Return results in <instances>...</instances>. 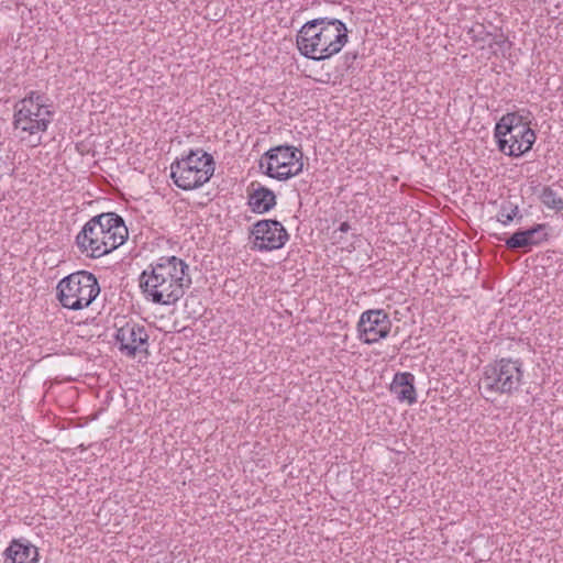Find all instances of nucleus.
Here are the masks:
<instances>
[{
	"mask_svg": "<svg viewBox=\"0 0 563 563\" xmlns=\"http://www.w3.org/2000/svg\"><path fill=\"white\" fill-rule=\"evenodd\" d=\"M254 247L260 251L282 249L289 239L283 224L273 219L260 220L253 225Z\"/></svg>",
	"mask_w": 563,
	"mask_h": 563,
	"instance_id": "nucleus-11",
	"label": "nucleus"
},
{
	"mask_svg": "<svg viewBox=\"0 0 563 563\" xmlns=\"http://www.w3.org/2000/svg\"><path fill=\"white\" fill-rule=\"evenodd\" d=\"M494 135L498 150L508 156L518 157L531 150L536 133L522 122V117L507 113L496 123Z\"/></svg>",
	"mask_w": 563,
	"mask_h": 563,
	"instance_id": "nucleus-4",
	"label": "nucleus"
},
{
	"mask_svg": "<svg viewBox=\"0 0 563 563\" xmlns=\"http://www.w3.org/2000/svg\"><path fill=\"white\" fill-rule=\"evenodd\" d=\"M522 377L521 361L500 358L484 367L479 387L484 388L487 395H511L519 389Z\"/></svg>",
	"mask_w": 563,
	"mask_h": 563,
	"instance_id": "nucleus-6",
	"label": "nucleus"
},
{
	"mask_svg": "<svg viewBox=\"0 0 563 563\" xmlns=\"http://www.w3.org/2000/svg\"><path fill=\"white\" fill-rule=\"evenodd\" d=\"M347 27L341 20L317 18L300 27L296 44L305 57L324 60L341 52L347 42Z\"/></svg>",
	"mask_w": 563,
	"mask_h": 563,
	"instance_id": "nucleus-2",
	"label": "nucleus"
},
{
	"mask_svg": "<svg viewBox=\"0 0 563 563\" xmlns=\"http://www.w3.org/2000/svg\"><path fill=\"white\" fill-rule=\"evenodd\" d=\"M38 550L29 541L12 540L3 552V563H37Z\"/></svg>",
	"mask_w": 563,
	"mask_h": 563,
	"instance_id": "nucleus-13",
	"label": "nucleus"
},
{
	"mask_svg": "<svg viewBox=\"0 0 563 563\" xmlns=\"http://www.w3.org/2000/svg\"><path fill=\"white\" fill-rule=\"evenodd\" d=\"M518 212V206L511 202H505L501 205L500 210L497 214V220L503 224H508L514 220Z\"/></svg>",
	"mask_w": 563,
	"mask_h": 563,
	"instance_id": "nucleus-20",
	"label": "nucleus"
},
{
	"mask_svg": "<svg viewBox=\"0 0 563 563\" xmlns=\"http://www.w3.org/2000/svg\"><path fill=\"white\" fill-rule=\"evenodd\" d=\"M251 210L255 213H266L276 206V196L273 190L253 183L249 192L247 201Z\"/></svg>",
	"mask_w": 563,
	"mask_h": 563,
	"instance_id": "nucleus-14",
	"label": "nucleus"
},
{
	"mask_svg": "<svg viewBox=\"0 0 563 563\" xmlns=\"http://www.w3.org/2000/svg\"><path fill=\"white\" fill-rule=\"evenodd\" d=\"M97 217H107L108 218L106 221L102 220V227H101V229H103L102 231L104 232V234H107V236H109L111 233L113 234L114 230L120 228L121 233L123 235L121 238L122 244L126 241V239L129 236V231H128L126 225L124 224L122 217H120L119 214H117L114 212H106V213L98 214Z\"/></svg>",
	"mask_w": 563,
	"mask_h": 563,
	"instance_id": "nucleus-16",
	"label": "nucleus"
},
{
	"mask_svg": "<svg viewBox=\"0 0 563 563\" xmlns=\"http://www.w3.org/2000/svg\"><path fill=\"white\" fill-rule=\"evenodd\" d=\"M351 229L349 222H342L339 227V231L340 232H343V233H346L349 230Z\"/></svg>",
	"mask_w": 563,
	"mask_h": 563,
	"instance_id": "nucleus-21",
	"label": "nucleus"
},
{
	"mask_svg": "<svg viewBox=\"0 0 563 563\" xmlns=\"http://www.w3.org/2000/svg\"><path fill=\"white\" fill-rule=\"evenodd\" d=\"M107 219V217H92L76 238L79 250L90 257H101L122 245L121 238L123 235L120 228L109 236L102 231V220L106 221Z\"/></svg>",
	"mask_w": 563,
	"mask_h": 563,
	"instance_id": "nucleus-7",
	"label": "nucleus"
},
{
	"mask_svg": "<svg viewBox=\"0 0 563 563\" xmlns=\"http://www.w3.org/2000/svg\"><path fill=\"white\" fill-rule=\"evenodd\" d=\"M413 380L415 376L411 373H397L390 384V391L395 394L400 401L413 404L417 400Z\"/></svg>",
	"mask_w": 563,
	"mask_h": 563,
	"instance_id": "nucleus-15",
	"label": "nucleus"
},
{
	"mask_svg": "<svg viewBox=\"0 0 563 563\" xmlns=\"http://www.w3.org/2000/svg\"><path fill=\"white\" fill-rule=\"evenodd\" d=\"M505 244L507 249L509 250H525L529 251L531 247L529 245V242L526 238V233L523 230H518L514 234H511L509 238L505 240Z\"/></svg>",
	"mask_w": 563,
	"mask_h": 563,
	"instance_id": "nucleus-19",
	"label": "nucleus"
},
{
	"mask_svg": "<svg viewBox=\"0 0 563 563\" xmlns=\"http://www.w3.org/2000/svg\"><path fill=\"white\" fill-rule=\"evenodd\" d=\"M302 167V152L291 145L269 148L260 161V168L277 180H287L298 175Z\"/></svg>",
	"mask_w": 563,
	"mask_h": 563,
	"instance_id": "nucleus-8",
	"label": "nucleus"
},
{
	"mask_svg": "<svg viewBox=\"0 0 563 563\" xmlns=\"http://www.w3.org/2000/svg\"><path fill=\"white\" fill-rule=\"evenodd\" d=\"M189 266L179 257L164 256L148 265L140 276L146 299L158 305H174L191 285Z\"/></svg>",
	"mask_w": 563,
	"mask_h": 563,
	"instance_id": "nucleus-1",
	"label": "nucleus"
},
{
	"mask_svg": "<svg viewBox=\"0 0 563 563\" xmlns=\"http://www.w3.org/2000/svg\"><path fill=\"white\" fill-rule=\"evenodd\" d=\"M494 43L500 46L501 44L505 43V40L503 38L501 35L500 36H495Z\"/></svg>",
	"mask_w": 563,
	"mask_h": 563,
	"instance_id": "nucleus-22",
	"label": "nucleus"
},
{
	"mask_svg": "<svg viewBox=\"0 0 563 563\" xmlns=\"http://www.w3.org/2000/svg\"><path fill=\"white\" fill-rule=\"evenodd\" d=\"M391 329L389 316L383 309L364 311L357 323L358 338L365 344L385 339Z\"/></svg>",
	"mask_w": 563,
	"mask_h": 563,
	"instance_id": "nucleus-10",
	"label": "nucleus"
},
{
	"mask_svg": "<svg viewBox=\"0 0 563 563\" xmlns=\"http://www.w3.org/2000/svg\"><path fill=\"white\" fill-rule=\"evenodd\" d=\"M120 351L129 357H134L137 352H147L148 334L145 328L135 322H126L115 333Z\"/></svg>",
	"mask_w": 563,
	"mask_h": 563,
	"instance_id": "nucleus-12",
	"label": "nucleus"
},
{
	"mask_svg": "<svg viewBox=\"0 0 563 563\" xmlns=\"http://www.w3.org/2000/svg\"><path fill=\"white\" fill-rule=\"evenodd\" d=\"M214 169L216 162L211 154L200 148L191 150L170 164V177L178 188L188 191L209 181Z\"/></svg>",
	"mask_w": 563,
	"mask_h": 563,
	"instance_id": "nucleus-3",
	"label": "nucleus"
},
{
	"mask_svg": "<svg viewBox=\"0 0 563 563\" xmlns=\"http://www.w3.org/2000/svg\"><path fill=\"white\" fill-rule=\"evenodd\" d=\"M35 93L22 99L15 106L13 125L16 130L35 135L45 132L53 120V112L33 99Z\"/></svg>",
	"mask_w": 563,
	"mask_h": 563,
	"instance_id": "nucleus-9",
	"label": "nucleus"
},
{
	"mask_svg": "<svg viewBox=\"0 0 563 563\" xmlns=\"http://www.w3.org/2000/svg\"><path fill=\"white\" fill-rule=\"evenodd\" d=\"M526 233V238L529 242L530 247L537 246L542 242L547 241L549 238L548 233V224L541 223L537 224L528 230H523Z\"/></svg>",
	"mask_w": 563,
	"mask_h": 563,
	"instance_id": "nucleus-17",
	"label": "nucleus"
},
{
	"mask_svg": "<svg viewBox=\"0 0 563 563\" xmlns=\"http://www.w3.org/2000/svg\"><path fill=\"white\" fill-rule=\"evenodd\" d=\"M56 290L57 299L64 308L81 310L96 299L100 287L92 273L79 271L60 279Z\"/></svg>",
	"mask_w": 563,
	"mask_h": 563,
	"instance_id": "nucleus-5",
	"label": "nucleus"
},
{
	"mask_svg": "<svg viewBox=\"0 0 563 563\" xmlns=\"http://www.w3.org/2000/svg\"><path fill=\"white\" fill-rule=\"evenodd\" d=\"M540 199L545 207L552 210L561 211L563 209V199L550 186L543 188Z\"/></svg>",
	"mask_w": 563,
	"mask_h": 563,
	"instance_id": "nucleus-18",
	"label": "nucleus"
},
{
	"mask_svg": "<svg viewBox=\"0 0 563 563\" xmlns=\"http://www.w3.org/2000/svg\"><path fill=\"white\" fill-rule=\"evenodd\" d=\"M41 144V136L37 137L36 143H34V146Z\"/></svg>",
	"mask_w": 563,
	"mask_h": 563,
	"instance_id": "nucleus-23",
	"label": "nucleus"
}]
</instances>
